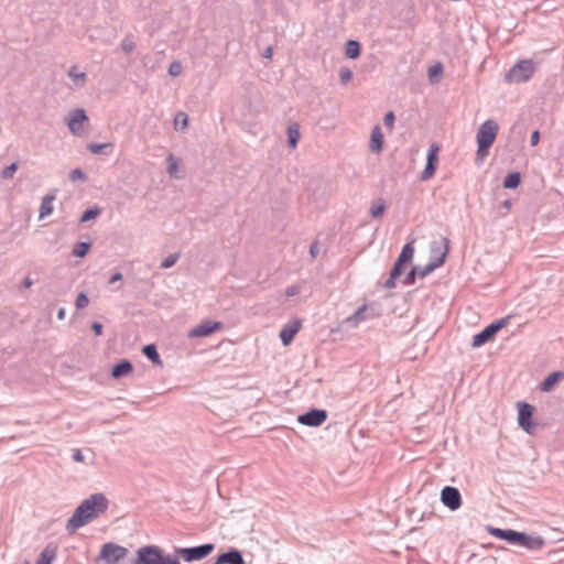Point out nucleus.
Returning <instances> with one entry per match:
<instances>
[{
  "label": "nucleus",
  "mask_w": 564,
  "mask_h": 564,
  "mask_svg": "<svg viewBox=\"0 0 564 564\" xmlns=\"http://www.w3.org/2000/svg\"><path fill=\"white\" fill-rule=\"evenodd\" d=\"M108 505L107 497L101 492L94 494L85 499L68 519L66 523L67 532L74 533L77 529L98 518L99 514L106 512Z\"/></svg>",
  "instance_id": "nucleus-1"
},
{
  "label": "nucleus",
  "mask_w": 564,
  "mask_h": 564,
  "mask_svg": "<svg viewBox=\"0 0 564 564\" xmlns=\"http://www.w3.org/2000/svg\"><path fill=\"white\" fill-rule=\"evenodd\" d=\"M133 564H181V562L177 556L164 553L160 546L149 544L135 551Z\"/></svg>",
  "instance_id": "nucleus-2"
},
{
  "label": "nucleus",
  "mask_w": 564,
  "mask_h": 564,
  "mask_svg": "<svg viewBox=\"0 0 564 564\" xmlns=\"http://www.w3.org/2000/svg\"><path fill=\"white\" fill-rule=\"evenodd\" d=\"M535 72V66L532 59H521L514 64L505 75L507 83H525L530 80Z\"/></svg>",
  "instance_id": "nucleus-3"
},
{
  "label": "nucleus",
  "mask_w": 564,
  "mask_h": 564,
  "mask_svg": "<svg viewBox=\"0 0 564 564\" xmlns=\"http://www.w3.org/2000/svg\"><path fill=\"white\" fill-rule=\"evenodd\" d=\"M509 543L523 546L530 551H539L545 545V540L540 535H530L525 532L512 530Z\"/></svg>",
  "instance_id": "nucleus-4"
},
{
  "label": "nucleus",
  "mask_w": 564,
  "mask_h": 564,
  "mask_svg": "<svg viewBox=\"0 0 564 564\" xmlns=\"http://www.w3.org/2000/svg\"><path fill=\"white\" fill-rule=\"evenodd\" d=\"M215 549L213 543H206L192 547H176L175 554L185 562L200 561L207 557Z\"/></svg>",
  "instance_id": "nucleus-5"
},
{
  "label": "nucleus",
  "mask_w": 564,
  "mask_h": 564,
  "mask_svg": "<svg viewBox=\"0 0 564 564\" xmlns=\"http://www.w3.org/2000/svg\"><path fill=\"white\" fill-rule=\"evenodd\" d=\"M499 130V126L495 120H486L482 122L477 131V144L480 145V149H490L494 144L497 133Z\"/></svg>",
  "instance_id": "nucleus-6"
},
{
  "label": "nucleus",
  "mask_w": 564,
  "mask_h": 564,
  "mask_svg": "<svg viewBox=\"0 0 564 564\" xmlns=\"http://www.w3.org/2000/svg\"><path fill=\"white\" fill-rule=\"evenodd\" d=\"M509 317H503L486 326L481 332L473 336L471 346L474 348L481 347L482 345L491 340L495 337V335L507 325Z\"/></svg>",
  "instance_id": "nucleus-7"
},
{
  "label": "nucleus",
  "mask_w": 564,
  "mask_h": 564,
  "mask_svg": "<svg viewBox=\"0 0 564 564\" xmlns=\"http://www.w3.org/2000/svg\"><path fill=\"white\" fill-rule=\"evenodd\" d=\"M449 239L444 237L442 242L432 241L430 246V262L436 268L444 264L445 259L449 252Z\"/></svg>",
  "instance_id": "nucleus-8"
},
{
  "label": "nucleus",
  "mask_w": 564,
  "mask_h": 564,
  "mask_svg": "<svg viewBox=\"0 0 564 564\" xmlns=\"http://www.w3.org/2000/svg\"><path fill=\"white\" fill-rule=\"evenodd\" d=\"M517 408L519 426L527 433L531 434L534 429V423L532 421L534 414V406L524 401H519L517 403Z\"/></svg>",
  "instance_id": "nucleus-9"
},
{
  "label": "nucleus",
  "mask_w": 564,
  "mask_h": 564,
  "mask_svg": "<svg viewBox=\"0 0 564 564\" xmlns=\"http://www.w3.org/2000/svg\"><path fill=\"white\" fill-rule=\"evenodd\" d=\"M327 420V411L322 409H311L310 411L300 414L297 422L312 427L322 425Z\"/></svg>",
  "instance_id": "nucleus-10"
},
{
  "label": "nucleus",
  "mask_w": 564,
  "mask_h": 564,
  "mask_svg": "<svg viewBox=\"0 0 564 564\" xmlns=\"http://www.w3.org/2000/svg\"><path fill=\"white\" fill-rule=\"evenodd\" d=\"M441 501L449 510L455 511L462 506V495L456 487L445 486L441 491Z\"/></svg>",
  "instance_id": "nucleus-11"
},
{
  "label": "nucleus",
  "mask_w": 564,
  "mask_h": 564,
  "mask_svg": "<svg viewBox=\"0 0 564 564\" xmlns=\"http://www.w3.org/2000/svg\"><path fill=\"white\" fill-rule=\"evenodd\" d=\"M127 552L128 550L126 547L109 542L102 545L99 557L113 564L123 558Z\"/></svg>",
  "instance_id": "nucleus-12"
},
{
  "label": "nucleus",
  "mask_w": 564,
  "mask_h": 564,
  "mask_svg": "<svg viewBox=\"0 0 564 564\" xmlns=\"http://www.w3.org/2000/svg\"><path fill=\"white\" fill-rule=\"evenodd\" d=\"M87 120L88 117L83 108H77L73 110L67 121L69 131L74 135H80L83 133V123Z\"/></svg>",
  "instance_id": "nucleus-13"
},
{
  "label": "nucleus",
  "mask_w": 564,
  "mask_h": 564,
  "mask_svg": "<svg viewBox=\"0 0 564 564\" xmlns=\"http://www.w3.org/2000/svg\"><path fill=\"white\" fill-rule=\"evenodd\" d=\"M221 327L220 322L204 321L199 325L192 328L188 333L189 338L206 337Z\"/></svg>",
  "instance_id": "nucleus-14"
},
{
  "label": "nucleus",
  "mask_w": 564,
  "mask_h": 564,
  "mask_svg": "<svg viewBox=\"0 0 564 564\" xmlns=\"http://www.w3.org/2000/svg\"><path fill=\"white\" fill-rule=\"evenodd\" d=\"M215 564H246L242 557V553L237 549H230L227 552L221 553Z\"/></svg>",
  "instance_id": "nucleus-15"
},
{
  "label": "nucleus",
  "mask_w": 564,
  "mask_h": 564,
  "mask_svg": "<svg viewBox=\"0 0 564 564\" xmlns=\"http://www.w3.org/2000/svg\"><path fill=\"white\" fill-rule=\"evenodd\" d=\"M301 327V322L295 321L293 324L285 325L280 330V338L284 346L290 345L294 338V336L297 334Z\"/></svg>",
  "instance_id": "nucleus-16"
},
{
  "label": "nucleus",
  "mask_w": 564,
  "mask_h": 564,
  "mask_svg": "<svg viewBox=\"0 0 564 564\" xmlns=\"http://www.w3.org/2000/svg\"><path fill=\"white\" fill-rule=\"evenodd\" d=\"M133 371V366L130 360L121 359L117 362L111 369V377L115 379H120L122 377L128 376Z\"/></svg>",
  "instance_id": "nucleus-17"
},
{
  "label": "nucleus",
  "mask_w": 564,
  "mask_h": 564,
  "mask_svg": "<svg viewBox=\"0 0 564 564\" xmlns=\"http://www.w3.org/2000/svg\"><path fill=\"white\" fill-rule=\"evenodd\" d=\"M55 198H56L55 191L47 193L42 198L41 206H40L39 219H43L53 213V210H54L53 202L55 200Z\"/></svg>",
  "instance_id": "nucleus-18"
},
{
  "label": "nucleus",
  "mask_w": 564,
  "mask_h": 564,
  "mask_svg": "<svg viewBox=\"0 0 564 564\" xmlns=\"http://www.w3.org/2000/svg\"><path fill=\"white\" fill-rule=\"evenodd\" d=\"M383 145V134L380 126H375L371 131L370 150L375 153H380Z\"/></svg>",
  "instance_id": "nucleus-19"
},
{
  "label": "nucleus",
  "mask_w": 564,
  "mask_h": 564,
  "mask_svg": "<svg viewBox=\"0 0 564 564\" xmlns=\"http://www.w3.org/2000/svg\"><path fill=\"white\" fill-rule=\"evenodd\" d=\"M564 378L563 371H554L551 372L542 382L540 386L541 391L543 392H550L554 386Z\"/></svg>",
  "instance_id": "nucleus-20"
},
{
  "label": "nucleus",
  "mask_w": 564,
  "mask_h": 564,
  "mask_svg": "<svg viewBox=\"0 0 564 564\" xmlns=\"http://www.w3.org/2000/svg\"><path fill=\"white\" fill-rule=\"evenodd\" d=\"M404 263L400 262L399 260H395L391 271H390V275L388 278V280L384 282L383 286L388 290H391V289H394L395 288V280L402 274L403 272V267Z\"/></svg>",
  "instance_id": "nucleus-21"
},
{
  "label": "nucleus",
  "mask_w": 564,
  "mask_h": 564,
  "mask_svg": "<svg viewBox=\"0 0 564 564\" xmlns=\"http://www.w3.org/2000/svg\"><path fill=\"white\" fill-rule=\"evenodd\" d=\"M142 352L143 355L149 359L151 360L154 365L156 366H160L162 367L163 364H162V360H161V357L158 352V348L154 344H149V345H145L143 348H142Z\"/></svg>",
  "instance_id": "nucleus-22"
},
{
  "label": "nucleus",
  "mask_w": 564,
  "mask_h": 564,
  "mask_svg": "<svg viewBox=\"0 0 564 564\" xmlns=\"http://www.w3.org/2000/svg\"><path fill=\"white\" fill-rule=\"evenodd\" d=\"M87 148L93 154L110 155L113 151V144L111 142L89 143Z\"/></svg>",
  "instance_id": "nucleus-23"
},
{
  "label": "nucleus",
  "mask_w": 564,
  "mask_h": 564,
  "mask_svg": "<svg viewBox=\"0 0 564 564\" xmlns=\"http://www.w3.org/2000/svg\"><path fill=\"white\" fill-rule=\"evenodd\" d=\"M413 243H414V241L406 242L403 246V248H402L399 257L397 258V260H399L402 263L411 262L412 259H413L414 252H415Z\"/></svg>",
  "instance_id": "nucleus-24"
},
{
  "label": "nucleus",
  "mask_w": 564,
  "mask_h": 564,
  "mask_svg": "<svg viewBox=\"0 0 564 564\" xmlns=\"http://www.w3.org/2000/svg\"><path fill=\"white\" fill-rule=\"evenodd\" d=\"M91 248V241L76 242L72 249V256L76 258H84L87 256Z\"/></svg>",
  "instance_id": "nucleus-25"
},
{
  "label": "nucleus",
  "mask_w": 564,
  "mask_h": 564,
  "mask_svg": "<svg viewBox=\"0 0 564 564\" xmlns=\"http://www.w3.org/2000/svg\"><path fill=\"white\" fill-rule=\"evenodd\" d=\"M300 128L296 123H292L288 127V143L289 147L295 149L300 140Z\"/></svg>",
  "instance_id": "nucleus-26"
},
{
  "label": "nucleus",
  "mask_w": 564,
  "mask_h": 564,
  "mask_svg": "<svg viewBox=\"0 0 564 564\" xmlns=\"http://www.w3.org/2000/svg\"><path fill=\"white\" fill-rule=\"evenodd\" d=\"M361 46L358 41L355 40H348L346 42V56L351 59H356L360 56Z\"/></svg>",
  "instance_id": "nucleus-27"
},
{
  "label": "nucleus",
  "mask_w": 564,
  "mask_h": 564,
  "mask_svg": "<svg viewBox=\"0 0 564 564\" xmlns=\"http://www.w3.org/2000/svg\"><path fill=\"white\" fill-rule=\"evenodd\" d=\"M56 557L55 549H52L47 545L40 554L36 564H52L54 558Z\"/></svg>",
  "instance_id": "nucleus-28"
},
{
  "label": "nucleus",
  "mask_w": 564,
  "mask_h": 564,
  "mask_svg": "<svg viewBox=\"0 0 564 564\" xmlns=\"http://www.w3.org/2000/svg\"><path fill=\"white\" fill-rule=\"evenodd\" d=\"M521 175L519 172L509 173L503 180V187L514 189L520 185Z\"/></svg>",
  "instance_id": "nucleus-29"
},
{
  "label": "nucleus",
  "mask_w": 564,
  "mask_h": 564,
  "mask_svg": "<svg viewBox=\"0 0 564 564\" xmlns=\"http://www.w3.org/2000/svg\"><path fill=\"white\" fill-rule=\"evenodd\" d=\"M67 75L72 78V80L74 82V84L76 86H79V87L84 86V84L86 82V73L78 72L76 66H72L68 69Z\"/></svg>",
  "instance_id": "nucleus-30"
},
{
  "label": "nucleus",
  "mask_w": 564,
  "mask_h": 564,
  "mask_svg": "<svg viewBox=\"0 0 564 564\" xmlns=\"http://www.w3.org/2000/svg\"><path fill=\"white\" fill-rule=\"evenodd\" d=\"M367 312H368L367 305H362L350 317H348L347 321L352 323L354 325H358L360 322L369 318V315L367 314Z\"/></svg>",
  "instance_id": "nucleus-31"
},
{
  "label": "nucleus",
  "mask_w": 564,
  "mask_h": 564,
  "mask_svg": "<svg viewBox=\"0 0 564 564\" xmlns=\"http://www.w3.org/2000/svg\"><path fill=\"white\" fill-rule=\"evenodd\" d=\"M188 126V116L183 111H178L174 117V129L184 131Z\"/></svg>",
  "instance_id": "nucleus-32"
},
{
  "label": "nucleus",
  "mask_w": 564,
  "mask_h": 564,
  "mask_svg": "<svg viewBox=\"0 0 564 564\" xmlns=\"http://www.w3.org/2000/svg\"><path fill=\"white\" fill-rule=\"evenodd\" d=\"M100 208L97 206L86 209L79 218V223H87L97 218L100 215Z\"/></svg>",
  "instance_id": "nucleus-33"
},
{
  "label": "nucleus",
  "mask_w": 564,
  "mask_h": 564,
  "mask_svg": "<svg viewBox=\"0 0 564 564\" xmlns=\"http://www.w3.org/2000/svg\"><path fill=\"white\" fill-rule=\"evenodd\" d=\"M489 532L495 538L509 542L512 530L489 527Z\"/></svg>",
  "instance_id": "nucleus-34"
},
{
  "label": "nucleus",
  "mask_w": 564,
  "mask_h": 564,
  "mask_svg": "<svg viewBox=\"0 0 564 564\" xmlns=\"http://www.w3.org/2000/svg\"><path fill=\"white\" fill-rule=\"evenodd\" d=\"M438 152L440 148L436 143H432L429 148L427 155H426V163L435 164L438 163Z\"/></svg>",
  "instance_id": "nucleus-35"
},
{
  "label": "nucleus",
  "mask_w": 564,
  "mask_h": 564,
  "mask_svg": "<svg viewBox=\"0 0 564 564\" xmlns=\"http://www.w3.org/2000/svg\"><path fill=\"white\" fill-rule=\"evenodd\" d=\"M167 162H169L167 172H169L170 176L174 177V178H178V175H177L178 161H177V159L174 155L170 154L167 156Z\"/></svg>",
  "instance_id": "nucleus-36"
},
{
  "label": "nucleus",
  "mask_w": 564,
  "mask_h": 564,
  "mask_svg": "<svg viewBox=\"0 0 564 564\" xmlns=\"http://www.w3.org/2000/svg\"><path fill=\"white\" fill-rule=\"evenodd\" d=\"M436 167L437 165L435 164L426 163L424 170L421 172L420 180H430L435 174Z\"/></svg>",
  "instance_id": "nucleus-37"
},
{
  "label": "nucleus",
  "mask_w": 564,
  "mask_h": 564,
  "mask_svg": "<svg viewBox=\"0 0 564 564\" xmlns=\"http://www.w3.org/2000/svg\"><path fill=\"white\" fill-rule=\"evenodd\" d=\"M180 259V253L178 252H175V253H172L170 256H167L160 264V268L161 269H169V268H172L176 262L177 260Z\"/></svg>",
  "instance_id": "nucleus-38"
},
{
  "label": "nucleus",
  "mask_w": 564,
  "mask_h": 564,
  "mask_svg": "<svg viewBox=\"0 0 564 564\" xmlns=\"http://www.w3.org/2000/svg\"><path fill=\"white\" fill-rule=\"evenodd\" d=\"M19 165L17 162L11 163L7 167H4L1 172V177L3 180H10L13 177L14 173L17 172Z\"/></svg>",
  "instance_id": "nucleus-39"
},
{
  "label": "nucleus",
  "mask_w": 564,
  "mask_h": 564,
  "mask_svg": "<svg viewBox=\"0 0 564 564\" xmlns=\"http://www.w3.org/2000/svg\"><path fill=\"white\" fill-rule=\"evenodd\" d=\"M437 268L434 264H432L431 262L425 264L423 268L417 267V272H416L417 278L423 279V278L427 276L430 273H432Z\"/></svg>",
  "instance_id": "nucleus-40"
},
{
  "label": "nucleus",
  "mask_w": 564,
  "mask_h": 564,
  "mask_svg": "<svg viewBox=\"0 0 564 564\" xmlns=\"http://www.w3.org/2000/svg\"><path fill=\"white\" fill-rule=\"evenodd\" d=\"M89 304V299L85 292H80L75 301V305L77 310H83Z\"/></svg>",
  "instance_id": "nucleus-41"
},
{
  "label": "nucleus",
  "mask_w": 564,
  "mask_h": 564,
  "mask_svg": "<svg viewBox=\"0 0 564 564\" xmlns=\"http://www.w3.org/2000/svg\"><path fill=\"white\" fill-rule=\"evenodd\" d=\"M417 267H413L409 272L408 274L405 275L404 280H403V283L405 285H412L415 283V280L417 278Z\"/></svg>",
  "instance_id": "nucleus-42"
},
{
  "label": "nucleus",
  "mask_w": 564,
  "mask_h": 564,
  "mask_svg": "<svg viewBox=\"0 0 564 564\" xmlns=\"http://www.w3.org/2000/svg\"><path fill=\"white\" fill-rule=\"evenodd\" d=\"M69 180L72 182H77V181H85L86 180V174L83 172L82 169H74L70 173H69Z\"/></svg>",
  "instance_id": "nucleus-43"
},
{
  "label": "nucleus",
  "mask_w": 564,
  "mask_h": 564,
  "mask_svg": "<svg viewBox=\"0 0 564 564\" xmlns=\"http://www.w3.org/2000/svg\"><path fill=\"white\" fill-rule=\"evenodd\" d=\"M394 121H395V116H394L393 111H388V112L384 115V118H383L384 126H386L389 130H392V129H393V127H394Z\"/></svg>",
  "instance_id": "nucleus-44"
},
{
  "label": "nucleus",
  "mask_w": 564,
  "mask_h": 564,
  "mask_svg": "<svg viewBox=\"0 0 564 564\" xmlns=\"http://www.w3.org/2000/svg\"><path fill=\"white\" fill-rule=\"evenodd\" d=\"M384 212V204L372 205L370 208V215L373 218L380 217Z\"/></svg>",
  "instance_id": "nucleus-45"
},
{
  "label": "nucleus",
  "mask_w": 564,
  "mask_h": 564,
  "mask_svg": "<svg viewBox=\"0 0 564 564\" xmlns=\"http://www.w3.org/2000/svg\"><path fill=\"white\" fill-rule=\"evenodd\" d=\"M182 72V65L178 62H173L170 64L169 74L173 77L178 76Z\"/></svg>",
  "instance_id": "nucleus-46"
},
{
  "label": "nucleus",
  "mask_w": 564,
  "mask_h": 564,
  "mask_svg": "<svg viewBox=\"0 0 564 564\" xmlns=\"http://www.w3.org/2000/svg\"><path fill=\"white\" fill-rule=\"evenodd\" d=\"M443 72V66L441 63H437L429 68V77L431 82H433V77L441 74Z\"/></svg>",
  "instance_id": "nucleus-47"
},
{
  "label": "nucleus",
  "mask_w": 564,
  "mask_h": 564,
  "mask_svg": "<svg viewBox=\"0 0 564 564\" xmlns=\"http://www.w3.org/2000/svg\"><path fill=\"white\" fill-rule=\"evenodd\" d=\"M134 43L129 39H124L121 43V48L126 54H130L134 50Z\"/></svg>",
  "instance_id": "nucleus-48"
},
{
  "label": "nucleus",
  "mask_w": 564,
  "mask_h": 564,
  "mask_svg": "<svg viewBox=\"0 0 564 564\" xmlns=\"http://www.w3.org/2000/svg\"><path fill=\"white\" fill-rule=\"evenodd\" d=\"M339 77H340V82L343 84H346L351 79L352 73L349 68H341L340 73H339Z\"/></svg>",
  "instance_id": "nucleus-49"
},
{
  "label": "nucleus",
  "mask_w": 564,
  "mask_h": 564,
  "mask_svg": "<svg viewBox=\"0 0 564 564\" xmlns=\"http://www.w3.org/2000/svg\"><path fill=\"white\" fill-rule=\"evenodd\" d=\"M300 293V288L297 285H290L285 289V296L292 297Z\"/></svg>",
  "instance_id": "nucleus-50"
},
{
  "label": "nucleus",
  "mask_w": 564,
  "mask_h": 564,
  "mask_svg": "<svg viewBox=\"0 0 564 564\" xmlns=\"http://www.w3.org/2000/svg\"><path fill=\"white\" fill-rule=\"evenodd\" d=\"M72 458L74 462H77V463H83L85 460V457H84L82 451L78 448L73 451Z\"/></svg>",
  "instance_id": "nucleus-51"
},
{
  "label": "nucleus",
  "mask_w": 564,
  "mask_h": 564,
  "mask_svg": "<svg viewBox=\"0 0 564 564\" xmlns=\"http://www.w3.org/2000/svg\"><path fill=\"white\" fill-rule=\"evenodd\" d=\"M91 329L96 336H100L102 334V325L99 322H94L91 324Z\"/></svg>",
  "instance_id": "nucleus-52"
},
{
  "label": "nucleus",
  "mask_w": 564,
  "mask_h": 564,
  "mask_svg": "<svg viewBox=\"0 0 564 564\" xmlns=\"http://www.w3.org/2000/svg\"><path fill=\"white\" fill-rule=\"evenodd\" d=\"M540 141V132L538 130L533 131L530 138V143L532 147H535Z\"/></svg>",
  "instance_id": "nucleus-53"
},
{
  "label": "nucleus",
  "mask_w": 564,
  "mask_h": 564,
  "mask_svg": "<svg viewBox=\"0 0 564 564\" xmlns=\"http://www.w3.org/2000/svg\"><path fill=\"white\" fill-rule=\"evenodd\" d=\"M319 250H318V243L317 241H314L311 247H310V253L313 258H316L317 254H318Z\"/></svg>",
  "instance_id": "nucleus-54"
},
{
  "label": "nucleus",
  "mask_w": 564,
  "mask_h": 564,
  "mask_svg": "<svg viewBox=\"0 0 564 564\" xmlns=\"http://www.w3.org/2000/svg\"><path fill=\"white\" fill-rule=\"evenodd\" d=\"M122 280V273L116 272L109 279V284H115Z\"/></svg>",
  "instance_id": "nucleus-55"
},
{
  "label": "nucleus",
  "mask_w": 564,
  "mask_h": 564,
  "mask_svg": "<svg viewBox=\"0 0 564 564\" xmlns=\"http://www.w3.org/2000/svg\"><path fill=\"white\" fill-rule=\"evenodd\" d=\"M488 152H489V149H480V145H478V149H477V158H485L488 155Z\"/></svg>",
  "instance_id": "nucleus-56"
},
{
  "label": "nucleus",
  "mask_w": 564,
  "mask_h": 564,
  "mask_svg": "<svg viewBox=\"0 0 564 564\" xmlns=\"http://www.w3.org/2000/svg\"><path fill=\"white\" fill-rule=\"evenodd\" d=\"M65 315H66V311H65V308H64V307H61V308L58 310V312H57V318H58L59 321H63V319L65 318Z\"/></svg>",
  "instance_id": "nucleus-57"
},
{
  "label": "nucleus",
  "mask_w": 564,
  "mask_h": 564,
  "mask_svg": "<svg viewBox=\"0 0 564 564\" xmlns=\"http://www.w3.org/2000/svg\"><path fill=\"white\" fill-rule=\"evenodd\" d=\"M33 284V281L30 278H25L23 281L24 288H30Z\"/></svg>",
  "instance_id": "nucleus-58"
},
{
  "label": "nucleus",
  "mask_w": 564,
  "mask_h": 564,
  "mask_svg": "<svg viewBox=\"0 0 564 564\" xmlns=\"http://www.w3.org/2000/svg\"><path fill=\"white\" fill-rule=\"evenodd\" d=\"M272 55V47H268L264 53V57L269 58Z\"/></svg>",
  "instance_id": "nucleus-59"
},
{
  "label": "nucleus",
  "mask_w": 564,
  "mask_h": 564,
  "mask_svg": "<svg viewBox=\"0 0 564 564\" xmlns=\"http://www.w3.org/2000/svg\"><path fill=\"white\" fill-rule=\"evenodd\" d=\"M510 206H511V202H510V200H506V202L503 203V207H506V208H510Z\"/></svg>",
  "instance_id": "nucleus-60"
},
{
  "label": "nucleus",
  "mask_w": 564,
  "mask_h": 564,
  "mask_svg": "<svg viewBox=\"0 0 564 564\" xmlns=\"http://www.w3.org/2000/svg\"><path fill=\"white\" fill-rule=\"evenodd\" d=\"M23 564H30V562L29 561H24Z\"/></svg>",
  "instance_id": "nucleus-61"
}]
</instances>
